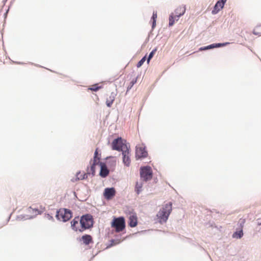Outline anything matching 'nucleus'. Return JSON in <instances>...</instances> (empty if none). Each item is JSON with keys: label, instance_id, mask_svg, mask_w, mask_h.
<instances>
[{"label": "nucleus", "instance_id": "f257e3e1", "mask_svg": "<svg viewBox=\"0 0 261 261\" xmlns=\"http://www.w3.org/2000/svg\"><path fill=\"white\" fill-rule=\"evenodd\" d=\"M172 203L169 202L163 205L160 210L156 215L157 219L160 223L162 224L167 222L172 210Z\"/></svg>", "mask_w": 261, "mask_h": 261}, {"label": "nucleus", "instance_id": "f03ea898", "mask_svg": "<svg viewBox=\"0 0 261 261\" xmlns=\"http://www.w3.org/2000/svg\"><path fill=\"white\" fill-rule=\"evenodd\" d=\"M92 216L90 214H86L80 218V232L90 228L93 226Z\"/></svg>", "mask_w": 261, "mask_h": 261}, {"label": "nucleus", "instance_id": "7ed1b4c3", "mask_svg": "<svg viewBox=\"0 0 261 261\" xmlns=\"http://www.w3.org/2000/svg\"><path fill=\"white\" fill-rule=\"evenodd\" d=\"M111 227L114 228L116 232L122 231L125 228L124 218L123 217L114 218L111 222Z\"/></svg>", "mask_w": 261, "mask_h": 261}, {"label": "nucleus", "instance_id": "20e7f679", "mask_svg": "<svg viewBox=\"0 0 261 261\" xmlns=\"http://www.w3.org/2000/svg\"><path fill=\"white\" fill-rule=\"evenodd\" d=\"M186 11L185 7L180 6L177 8L174 11V13H172L169 17V26H172L174 23L175 20H173L174 18H177L176 20H178L179 18L183 15Z\"/></svg>", "mask_w": 261, "mask_h": 261}, {"label": "nucleus", "instance_id": "39448f33", "mask_svg": "<svg viewBox=\"0 0 261 261\" xmlns=\"http://www.w3.org/2000/svg\"><path fill=\"white\" fill-rule=\"evenodd\" d=\"M56 217L61 221L66 222L72 217V213L69 210L60 208L57 212Z\"/></svg>", "mask_w": 261, "mask_h": 261}, {"label": "nucleus", "instance_id": "423d86ee", "mask_svg": "<svg viewBox=\"0 0 261 261\" xmlns=\"http://www.w3.org/2000/svg\"><path fill=\"white\" fill-rule=\"evenodd\" d=\"M140 176L144 180H150L152 177V171L149 166L141 167L140 169Z\"/></svg>", "mask_w": 261, "mask_h": 261}, {"label": "nucleus", "instance_id": "0eeeda50", "mask_svg": "<svg viewBox=\"0 0 261 261\" xmlns=\"http://www.w3.org/2000/svg\"><path fill=\"white\" fill-rule=\"evenodd\" d=\"M124 147H127V146L126 144L123 143L121 138L114 139L112 143L113 150L122 151Z\"/></svg>", "mask_w": 261, "mask_h": 261}, {"label": "nucleus", "instance_id": "6e6552de", "mask_svg": "<svg viewBox=\"0 0 261 261\" xmlns=\"http://www.w3.org/2000/svg\"><path fill=\"white\" fill-rule=\"evenodd\" d=\"M122 160L123 164L127 167H129L130 165V152L129 148L124 147L122 151Z\"/></svg>", "mask_w": 261, "mask_h": 261}, {"label": "nucleus", "instance_id": "1a4fd4ad", "mask_svg": "<svg viewBox=\"0 0 261 261\" xmlns=\"http://www.w3.org/2000/svg\"><path fill=\"white\" fill-rule=\"evenodd\" d=\"M147 154V152L143 145H139L136 146V157L137 159L145 158Z\"/></svg>", "mask_w": 261, "mask_h": 261}, {"label": "nucleus", "instance_id": "9d476101", "mask_svg": "<svg viewBox=\"0 0 261 261\" xmlns=\"http://www.w3.org/2000/svg\"><path fill=\"white\" fill-rule=\"evenodd\" d=\"M28 213H29L27 216L29 218H32L36 216L41 214L43 212V208H38L36 207H33V206H30L27 210Z\"/></svg>", "mask_w": 261, "mask_h": 261}, {"label": "nucleus", "instance_id": "9b49d317", "mask_svg": "<svg viewBox=\"0 0 261 261\" xmlns=\"http://www.w3.org/2000/svg\"><path fill=\"white\" fill-rule=\"evenodd\" d=\"M116 194V191L114 188H106L103 192L105 198L108 200L112 199Z\"/></svg>", "mask_w": 261, "mask_h": 261}, {"label": "nucleus", "instance_id": "f8f14e48", "mask_svg": "<svg viewBox=\"0 0 261 261\" xmlns=\"http://www.w3.org/2000/svg\"><path fill=\"white\" fill-rule=\"evenodd\" d=\"M226 1L227 0H219L218 1L215 5L214 10L212 11V13L215 14L221 10L224 7Z\"/></svg>", "mask_w": 261, "mask_h": 261}, {"label": "nucleus", "instance_id": "ddd939ff", "mask_svg": "<svg viewBox=\"0 0 261 261\" xmlns=\"http://www.w3.org/2000/svg\"><path fill=\"white\" fill-rule=\"evenodd\" d=\"M79 221L80 222V219L77 217L74 218V219L71 222L72 229L76 231H80V224H79Z\"/></svg>", "mask_w": 261, "mask_h": 261}, {"label": "nucleus", "instance_id": "4468645a", "mask_svg": "<svg viewBox=\"0 0 261 261\" xmlns=\"http://www.w3.org/2000/svg\"><path fill=\"white\" fill-rule=\"evenodd\" d=\"M128 224L131 227H134L137 226L138 223L137 217L135 215H130L128 218Z\"/></svg>", "mask_w": 261, "mask_h": 261}, {"label": "nucleus", "instance_id": "2eb2a0df", "mask_svg": "<svg viewBox=\"0 0 261 261\" xmlns=\"http://www.w3.org/2000/svg\"><path fill=\"white\" fill-rule=\"evenodd\" d=\"M100 167V175L102 177H105L108 176L109 173V171L107 169L106 165L105 164L101 163Z\"/></svg>", "mask_w": 261, "mask_h": 261}, {"label": "nucleus", "instance_id": "dca6fc26", "mask_svg": "<svg viewBox=\"0 0 261 261\" xmlns=\"http://www.w3.org/2000/svg\"><path fill=\"white\" fill-rule=\"evenodd\" d=\"M228 44H229L228 42H226V43H224L213 44L208 45L206 47H205L204 48L201 47L200 48V50H204V49H211V48H213L214 47H219L224 46Z\"/></svg>", "mask_w": 261, "mask_h": 261}, {"label": "nucleus", "instance_id": "f3484780", "mask_svg": "<svg viewBox=\"0 0 261 261\" xmlns=\"http://www.w3.org/2000/svg\"><path fill=\"white\" fill-rule=\"evenodd\" d=\"M82 240L85 245H89L93 242L92 237L90 235L86 234L83 236Z\"/></svg>", "mask_w": 261, "mask_h": 261}, {"label": "nucleus", "instance_id": "a211bd4d", "mask_svg": "<svg viewBox=\"0 0 261 261\" xmlns=\"http://www.w3.org/2000/svg\"><path fill=\"white\" fill-rule=\"evenodd\" d=\"M115 99V95L114 93H112L106 101L107 106L108 107H111Z\"/></svg>", "mask_w": 261, "mask_h": 261}, {"label": "nucleus", "instance_id": "6ab92c4d", "mask_svg": "<svg viewBox=\"0 0 261 261\" xmlns=\"http://www.w3.org/2000/svg\"><path fill=\"white\" fill-rule=\"evenodd\" d=\"M90 173V172L87 173H82L81 172H79L76 173V180H83L86 179L88 177V175Z\"/></svg>", "mask_w": 261, "mask_h": 261}, {"label": "nucleus", "instance_id": "aec40b11", "mask_svg": "<svg viewBox=\"0 0 261 261\" xmlns=\"http://www.w3.org/2000/svg\"><path fill=\"white\" fill-rule=\"evenodd\" d=\"M242 227H243V226L241 225V229L238 231L235 232L233 234V236H232L233 238H237V239H240V238H242V237L243 236Z\"/></svg>", "mask_w": 261, "mask_h": 261}, {"label": "nucleus", "instance_id": "412c9836", "mask_svg": "<svg viewBox=\"0 0 261 261\" xmlns=\"http://www.w3.org/2000/svg\"><path fill=\"white\" fill-rule=\"evenodd\" d=\"M253 33L254 35L261 36V25H258L254 29Z\"/></svg>", "mask_w": 261, "mask_h": 261}, {"label": "nucleus", "instance_id": "4be33fe9", "mask_svg": "<svg viewBox=\"0 0 261 261\" xmlns=\"http://www.w3.org/2000/svg\"><path fill=\"white\" fill-rule=\"evenodd\" d=\"M143 185L141 182H137L135 187V191L139 194L142 191Z\"/></svg>", "mask_w": 261, "mask_h": 261}, {"label": "nucleus", "instance_id": "5701e85b", "mask_svg": "<svg viewBox=\"0 0 261 261\" xmlns=\"http://www.w3.org/2000/svg\"><path fill=\"white\" fill-rule=\"evenodd\" d=\"M157 18V12H153L152 19H153L152 28H154L156 24V19Z\"/></svg>", "mask_w": 261, "mask_h": 261}, {"label": "nucleus", "instance_id": "b1692460", "mask_svg": "<svg viewBox=\"0 0 261 261\" xmlns=\"http://www.w3.org/2000/svg\"><path fill=\"white\" fill-rule=\"evenodd\" d=\"M100 88V87L97 86V85H92L90 88L88 89V90H90L93 91H96L98 90Z\"/></svg>", "mask_w": 261, "mask_h": 261}, {"label": "nucleus", "instance_id": "393cba45", "mask_svg": "<svg viewBox=\"0 0 261 261\" xmlns=\"http://www.w3.org/2000/svg\"><path fill=\"white\" fill-rule=\"evenodd\" d=\"M100 161V158H94L93 160L91 161L90 164H92L93 165H98Z\"/></svg>", "mask_w": 261, "mask_h": 261}, {"label": "nucleus", "instance_id": "a878e982", "mask_svg": "<svg viewBox=\"0 0 261 261\" xmlns=\"http://www.w3.org/2000/svg\"><path fill=\"white\" fill-rule=\"evenodd\" d=\"M156 51V49H154L149 54L148 59H147V62L149 63L150 59L153 57L154 56L155 53Z\"/></svg>", "mask_w": 261, "mask_h": 261}, {"label": "nucleus", "instance_id": "bb28decb", "mask_svg": "<svg viewBox=\"0 0 261 261\" xmlns=\"http://www.w3.org/2000/svg\"><path fill=\"white\" fill-rule=\"evenodd\" d=\"M146 60V56L144 57L137 64V66L138 68L140 67L144 63Z\"/></svg>", "mask_w": 261, "mask_h": 261}, {"label": "nucleus", "instance_id": "cd10ccee", "mask_svg": "<svg viewBox=\"0 0 261 261\" xmlns=\"http://www.w3.org/2000/svg\"><path fill=\"white\" fill-rule=\"evenodd\" d=\"M91 168H90V172H91V173L92 174H94V173H95V166H96L95 165H93L92 164H91Z\"/></svg>", "mask_w": 261, "mask_h": 261}, {"label": "nucleus", "instance_id": "c85d7f7f", "mask_svg": "<svg viewBox=\"0 0 261 261\" xmlns=\"http://www.w3.org/2000/svg\"><path fill=\"white\" fill-rule=\"evenodd\" d=\"M136 82H137V80H133L130 82V86L129 87V89H130L133 87V86L136 83Z\"/></svg>", "mask_w": 261, "mask_h": 261}, {"label": "nucleus", "instance_id": "c756f323", "mask_svg": "<svg viewBox=\"0 0 261 261\" xmlns=\"http://www.w3.org/2000/svg\"><path fill=\"white\" fill-rule=\"evenodd\" d=\"M94 158H98V150H97V149H96L95 152H94Z\"/></svg>", "mask_w": 261, "mask_h": 261}, {"label": "nucleus", "instance_id": "7c9ffc66", "mask_svg": "<svg viewBox=\"0 0 261 261\" xmlns=\"http://www.w3.org/2000/svg\"><path fill=\"white\" fill-rule=\"evenodd\" d=\"M46 217L49 219H53V217L49 215V214L47 215Z\"/></svg>", "mask_w": 261, "mask_h": 261}, {"label": "nucleus", "instance_id": "2f4dec72", "mask_svg": "<svg viewBox=\"0 0 261 261\" xmlns=\"http://www.w3.org/2000/svg\"><path fill=\"white\" fill-rule=\"evenodd\" d=\"M245 219L242 220V221H241V224H244V223H245Z\"/></svg>", "mask_w": 261, "mask_h": 261}, {"label": "nucleus", "instance_id": "473e14b6", "mask_svg": "<svg viewBox=\"0 0 261 261\" xmlns=\"http://www.w3.org/2000/svg\"><path fill=\"white\" fill-rule=\"evenodd\" d=\"M176 19H177V18H175V17L173 18V20H175V22L177 21V20H176Z\"/></svg>", "mask_w": 261, "mask_h": 261}]
</instances>
